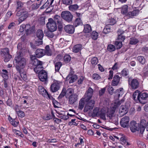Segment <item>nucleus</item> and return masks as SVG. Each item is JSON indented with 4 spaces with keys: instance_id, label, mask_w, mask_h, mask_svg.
Returning a JSON list of instances; mask_svg holds the SVG:
<instances>
[{
    "instance_id": "nucleus-1",
    "label": "nucleus",
    "mask_w": 148,
    "mask_h": 148,
    "mask_svg": "<svg viewBox=\"0 0 148 148\" xmlns=\"http://www.w3.org/2000/svg\"><path fill=\"white\" fill-rule=\"evenodd\" d=\"M93 92V90L90 87L85 93L84 98V99L86 102L84 109L85 112L92 110L94 106L95 101L94 100H90L92 97Z\"/></svg>"
},
{
    "instance_id": "nucleus-2",
    "label": "nucleus",
    "mask_w": 148,
    "mask_h": 148,
    "mask_svg": "<svg viewBox=\"0 0 148 148\" xmlns=\"http://www.w3.org/2000/svg\"><path fill=\"white\" fill-rule=\"evenodd\" d=\"M16 63V69L17 71H22L25 67L27 60L23 57L21 52L19 51L15 57Z\"/></svg>"
},
{
    "instance_id": "nucleus-3",
    "label": "nucleus",
    "mask_w": 148,
    "mask_h": 148,
    "mask_svg": "<svg viewBox=\"0 0 148 148\" xmlns=\"http://www.w3.org/2000/svg\"><path fill=\"white\" fill-rule=\"evenodd\" d=\"M78 95L74 93V89L71 88L67 89L66 98L68 99V104L72 105L77 101Z\"/></svg>"
},
{
    "instance_id": "nucleus-4",
    "label": "nucleus",
    "mask_w": 148,
    "mask_h": 148,
    "mask_svg": "<svg viewBox=\"0 0 148 148\" xmlns=\"http://www.w3.org/2000/svg\"><path fill=\"white\" fill-rule=\"evenodd\" d=\"M16 15L19 17L18 22L19 23H21L28 17L29 14L27 11H24L23 9L18 11Z\"/></svg>"
},
{
    "instance_id": "nucleus-5",
    "label": "nucleus",
    "mask_w": 148,
    "mask_h": 148,
    "mask_svg": "<svg viewBox=\"0 0 148 148\" xmlns=\"http://www.w3.org/2000/svg\"><path fill=\"white\" fill-rule=\"evenodd\" d=\"M61 16L64 20L68 23H70L72 21L73 16L71 13L69 11L62 12Z\"/></svg>"
},
{
    "instance_id": "nucleus-6",
    "label": "nucleus",
    "mask_w": 148,
    "mask_h": 148,
    "mask_svg": "<svg viewBox=\"0 0 148 148\" xmlns=\"http://www.w3.org/2000/svg\"><path fill=\"white\" fill-rule=\"evenodd\" d=\"M1 55L4 59L5 62H8L12 58V56L9 53V50L8 48H5L1 50Z\"/></svg>"
},
{
    "instance_id": "nucleus-7",
    "label": "nucleus",
    "mask_w": 148,
    "mask_h": 148,
    "mask_svg": "<svg viewBox=\"0 0 148 148\" xmlns=\"http://www.w3.org/2000/svg\"><path fill=\"white\" fill-rule=\"evenodd\" d=\"M63 19L62 16L57 15H55L53 17V20L54 22L57 24L58 28L60 30L63 27Z\"/></svg>"
},
{
    "instance_id": "nucleus-8",
    "label": "nucleus",
    "mask_w": 148,
    "mask_h": 148,
    "mask_svg": "<svg viewBox=\"0 0 148 148\" xmlns=\"http://www.w3.org/2000/svg\"><path fill=\"white\" fill-rule=\"evenodd\" d=\"M48 22L47 24V27L48 29L51 31H55L57 29V24L53 20V18L48 19Z\"/></svg>"
},
{
    "instance_id": "nucleus-9",
    "label": "nucleus",
    "mask_w": 148,
    "mask_h": 148,
    "mask_svg": "<svg viewBox=\"0 0 148 148\" xmlns=\"http://www.w3.org/2000/svg\"><path fill=\"white\" fill-rule=\"evenodd\" d=\"M129 120V118L127 116H125L122 118L120 122L121 126L124 128H128Z\"/></svg>"
},
{
    "instance_id": "nucleus-10",
    "label": "nucleus",
    "mask_w": 148,
    "mask_h": 148,
    "mask_svg": "<svg viewBox=\"0 0 148 148\" xmlns=\"http://www.w3.org/2000/svg\"><path fill=\"white\" fill-rule=\"evenodd\" d=\"M139 101L141 103L145 104L148 99V94L146 92H140Z\"/></svg>"
},
{
    "instance_id": "nucleus-11",
    "label": "nucleus",
    "mask_w": 148,
    "mask_h": 148,
    "mask_svg": "<svg viewBox=\"0 0 148 148\" xmlns=\"http://www.w3.org/2000/svg\"><path fill=\"white\" fill-rule=\"evenodd\" d=\"M139 129V125L136 121H133L130 123V130L133 132L138 131Z\"/></svg>"
},
{
    "instance_id": "nucleus-12",
    "label": "nucleus",
    "mask_w": 148,
    "mask_h": 148,
    "mask_svg": "<svg viewBox=\"0 0 148 148\" xmlns=\"http://www.w3.org/2000/svg\"><path fill=\"white\" fill-rule=\"evenodd\" d=\"M38 77L41 81H46L47 79V73L45 70H43L40 73H39Z\"/></svg>"
},
{
    "instance_id": "nucleus-13",
    "label": "nucleus",
    "mask_w": 148,
    "mask_h": 148,
    "mask_svg": "<svg viewBox=\"0 0 148 148\" xmlns=\"http://www.w3.org/2000/svg\"><path fill=\"white\" fill-rule=\"evenodd\" d=\"M60 88V84L57 81L54 82L50 86L51 91L52 92H55L58 91Z\"/></svg>"
},
{
    "instance_id": "nucleus-14",
    "label": "nucleus",
    "mask_w": 148,
    "mask_h": 148,
    "mask_svg": "<svg viewBox=\"0 0 148 148\" xmlns=\"http://www.w3.org/2000/svg\"><path fill=\"white\" fill-rule=\"evenodd\" d=\"M64 29L66 33L72 34L75 31L74 26L71 25H68L64 27Z\"/></svg>"
},
{
    "instance_id": "nucleus-15",
    "label": "nucleus",
    "mask_w": 148,
    "mask_h": 148,
    "mask_svg": "<svg viewBox=\"0 0 148 148\" xmlns=\"http://www.w3.org/2000/svg\"><path fill=\"white\" fill-rule=\"evenodd\" d=\"M26 33L27 35L34 33L35 31V26H33L31 27L29 24L26 25L25 28Z\"/></svg>"
},
{
    "instance_id": "nucleus-16",
    "label": "nucleus",
    "mask_w": 148,
    "mask_h": 148,
    "mask_svg": "<svg viewBox=\"0 0 148 148\" xmlns=\"http://www.w3.org/2000/svg\"><path fill=\"white\" fill-rule=\"evenodd\" d=\"M118 37L117 40L121 41H123L125 39V36L123 34L125 33V31L119 29L117 31Z\"/></svg>"
},
{
    "instance_id": "nucleus-17",
    "label": "nucleus",
    "mask_w": 148,
    "mask_h": 148,
    "mask_svg": "<svg viewBox=\"0 0 148 148\" xmlns=\"http://www.w3.org/2000/svg\"><path fill=\"white\" fill-rule=\"evenodd\" d=\"M128 109L126 106L124 105H122L120 108L119 113L121 116H123L125 114L128 112Z\"/></svg>"
},
{
    "instance_id": "nucleus-18",
    "label": "nucleus",
    "mask_w": 148,
    "mask_h": 148,
    "mask_svg": "<svg viewBox=\"0 0 148 148\" xmlns=\"http://www.w3.org/2000/svg\"><path fill=\"white\" fill-rule=\"evenodd\" d=\"M131 88L132 89H136L139 86V82L136 79H133L131 82Z\"/></svg>"
},
{
    "instance_id": "nucleus-19",
    "label": "nucleus",
    "mask_w": 148,
    "mask_h": 148,
    "mask_svg": "<svg viewBox=\"0 0 148 148\" xmlns=\"http://www.w3.org/2000/svg\"><path fill=\"white\" fill-rule=\"evenodd\" d=\"M44 53V49H38L35 52L36 57L38 58L42 57L45 55Z\"/></svg>"
},
{
    "instance_id": "nucleus-20",
    "label": "nucleus",
    "mask_w": 148,
    "mask_h": 148,
    "mask_svg": "<svg viewBox=\"0 0 148 148\" xmlns=\"http://www.w3.org/2000/svg\"><path fill=\"white\" fill-rule=\"evenodd\" d=\"M120 77L118 75H116L113 77V79L112 82V85L113 86H117L119 83Z\"/></svg>"
},
{
    "instance_id": "nucleus-21",
    "label": "nucleus",
    "mask_w": 148,
    "mask_h": 148,
    "mask_svg": "<svg viewBox=\"0 0 148 148\" xmlns=\"http://www.w3.org/2000/svg\"><path fill=\"white\" fill-rule=\"evenodd\" d=\"M123 90V88H120L119 89H117L114 91V93L115 94V95L114 97L116 99H118L119 97L122 93V91Z\"/></svg>"
},
{
    "instance_id": "nucleus-22",
    "label": "nucleus",
    "mask_w": 148,
    "mask_h": 148,
    "mask_svg": "<svg viewBox=\"0 0 148 148\" xmlns=\"http://www.w3.org/2000/svg\"><path fill=\"white\" fill-rule=\"evenodd\" d=\"M82 46L81 44H78L75 45L73 48V51L74 52H78L82 49Z\"/></svg>"
},
{
    "instance_id": "nucleus-23",
    "label": "nucleus",
    "mask_w": 148,
    "mask_h": 148,
    "mask_svg": "<svg viewBox=\"0 0 148 148\" xmlns=\"http://www.w3.org/2000/svg\"><path fill=\"white\" fill-rule=\"evenodd\" d=\"M69 78L70 79L69 81V83H71L74 82L77 79V76L75 75H69L66 77V78L67 79H68Z\"/></svg>"
},
{
    "instance_id": "nucleus-24",
    "label": "nucleus",
    "mask_w": 148,
    "mask_h": 148,
    "mask_svg": "<svg viewBox=\"0 0 148 148\" xmlns=\"http://www.w3.org/2000/svg\"><path fill=\"white\" fill-rule=\"evenodd\" d=\"M128 7L127 5H125L121 8V13L123 15L126 16L128 15V13L127 12Z\"/></svg>"
},
{
    "instance_id": "nucleus-25",
    "label": "nucleus",
    "mask_w": 148,
    "mask_h": 148,
    "mask_svg": "<svg viewBox=\"0 0 148 148\" xmlns=\"http://www.w3.org/2000/svg\"><path fill=\"white\" fill-rule=\"evenodd\" d=\"M91 26L88 24H86L84 25V32L85 33H89L92 31Z\"/></svg>"
},
{
    "instance_id": "nucleus-26",
    "label": "nucleus",
    "mask_w": 148,
    "mask_h": 148,
    "mask_svg": "<svg viewBox=\"0 0 148 148\" xmlns=\"http://www.w3.org/2000/svg\"><path fill=\"white\" fill-rule=\"evenodd\" d=\"M140 91L138 90L135 91L132 95V98L135 101H137L139 100V95H140Z\"/></svg>"
},
{
    "instance_id": "nucleus-27",
    "label": "nucleus",
    "mask_w": 148,
    "mask_h": 148,
    "mask_svg": "<svg viewBox=\"0 0 148 148\" xmlns=\"http://www.w3.org/2000/svg\"><path fill=\"white\" fill-rule=\"evenodd\" d=\"M82 21L79 18H76L73 23L74 26L76 27L78 26L82 25Z\"/></svg>"
},
{
    "instance_id": "nucleus-28",
    "label": "nucleus",
    "mask_w": 148,
    "mask_h": 148,
    "mask_svg": "<svg viewBox=\"0 0 148 148\" xmlns=\"http://www.w3.org/2000/svg\"><path fill=\"white\" fill-rule=\"evenodd\" d=\"M38 89L40 94H42V95H44L46 94V93L47 95L49 96V94L48 92L44 88L41 86H39L38 87Z\"/></svg>"
},
{
    "instance_id": "nucleus-29",
    "label": "nucleus",
    "mask_w": 148,
    "mask_h": 148,
    "mask_svg": "<svg viewBox=\"0 0 148 148\" xmlns=\"http://www.w3.org/2000/svg\"><path fill=\"white\" fill-rule=\"evenodd\" d=\"M106 110L102 109L101 110L99 113V115H100V118L104 120H106Z\"/></svg>"
},
{
    "instance_id": "nucleus-30",
    "label": "nucleus",
    "mask_w": 148,
    "mask_h": 148,
    "mask_svg": "<svg viewBox=\"0 0 148 148\" xmlns=\"http://www.w3.org/2000/svg\"><path fill=\"white\" fill-rule=\"evenodd\" d=\"M36 36L39 40H42L44 36V34L42 30L39 29L37 30Z\"/></svg>"
},
{
    "instance_id": "nucleus-31",
    "label": "nucleus",
    "mask_w": 148,
    "mask_h": 148,
    "mask_svg": "<svg viewBox=\"0 0 148 148\" xmlns=\"http://www.w3.org/2000/svg\"><path fill=\"white\" fill-rule=\"evenodd\" d=\"M115 111L113 110H110L107 111L106 114L107 116L112 119L114 116Z\"/></svg>"
},
{
    "instance_id": "nucleus-32",
    "label": "nucleus",
    "mask_w": 148,
    "mask_h": 148,
    "mask_svg": "<svg viewBox=\"0 0 148 148\" xmlns=\"http://www.w3.org/2000/svg\"><path fill=\"white\" fill-rule=\"evenodd\" d=\"M45 55H46L48 56H51L52 55L51 51L50 50L49 45L46 46L45 47V49H44Z\"/></svg>"
},
{
    "instance_id": "nucleus-33",
    "label": "nucleus",
    "mask_w": 148,
    "mask_h": 148,
    "mask_svg": "<svg viewBox=\"0 0 148 148\" xmlns=\"http://www.w3.org/2000/svg\"><path fill=\"white\" fill-rule=\"evenodd\" d=\"M62 65V63L60 62H57L55 64V71L56 72L59 71L60 67Z\"/></svg>"
},
{
    "instance_id": "nucleus-34",
    "label": "nucleus",
    "mask_w": 148,
    "mask_h": 148,
    "mask_svg": "<svg viewBox=\"0 0 148 148\" xmlns=\"http://www.w3.org/2000/svg\"><path fill=\"white\" fill-rule=\"evenodd\" d=\"M53 32L54 31H50L48 29L47 31H44V33L48 37L52 38L54 36V34L53 33Z\"/></svg>"
},
{
    "instance_id": "nucleus-35",
    "label": "nucleus",
    "mask_w": 148,
    "mask_h": 148,
    "mask_svg": "<svg viewBox=\"0 0 148 148\" xmlns=\"http://www.w3.org/2000/svg\"><path fill=\"white\" fill-rule=\"evenodd\" d=\"M32 63L33 65L37 66L39 65L41 66V65H42L43 63L42 62L39 60H38L35 59L34 60L32 61Z\"/></svg>"
},
{
    "instance_id": "nucleus-36",
    "label": "nucleus",
    "mask_w": 148,
    "mask_h": 148,
    "mask_svg": "<svg viewBox=\"0 0 148 148\" xmlns=\"http://www.w3.org/2000/svg\"><path fill=\"white\" fill-rule=\"evenodd\" d=\"M98 36V33L95 31H93L91 33L90 37L93 40H97Z\"/></svg>"
},
{
    "instance_id": "nucleus-37",
    "label": "nucleus",
    "mask_w": 148,
    "mask_h": 148,
    "mask_svg": "<svg viewBox=\"0 0 148 148\" xmlns=\"http://www.w3.org/2000/svg\"><path fill=\"white\" fill-rule=\"evenodd\" d=\"M42 65H41V66L39 65L36 67L34 69V71L36 73H40L41 71L43 70L42 69L43 68Z\"/></svg>"
},
{
    "instance_id": "nucleus-38",
    "label": "nucleus",
    "mask_w": 148,
    "mask_h": 148,
    "mask_svg": "<svg viewBox=\"0 0 148 148\" xmlns=\"http://www.w3.org/2000/svg\"><path fill=\"white\" fill-rule=\"evenodd\" d=\"M67 93V89L66 90V89H63L61 92L59 96L58 97V98L59 99H61L62 98H63L65 96V97H66V96Z\"/></svg>"
},
{
    "instance_id": "nucleus-39",
    "label": "nucleus",
    "mask_w": 148,
    "mask_h": 148,
    "mask_svg": "<svg viewBox=\"0 0 148 148\" xmlns=\"http://www.w3.org/2000/svg\"><path fill=\"white\" fill-rule=\"evenodd\" d=\"M78 6L76 4L70 5L69 7V10L71 11H73L77 10L78 8Z\"/></svg>"
},
{
    "instance_id": "nucleus-40",
    "label": "nucleus",
    "mask_w": 148,
    "mask_h": 148,
    "mask_svg": "<svg viewBox=\"0 0 148 148\" xmlns=\"http://www.w3.org/2000/svg\"><path fill=\"white\" fill-rule=\"evenodd\" d=\"M84 98L83 97L82 99H80L79 101L78 108L81 110H82L84 107Z\"/></svg>"
},
{
    "instance_id": "nucleus-41",
    "label": "nucleus",
    "mask_w": 148,
    "mask_h": 148,
    "mask_svg": "<svg viewBox=\"0 0 148 148\" xmlns=\"http://www.w3.org/2000/svg\"><path fill=\"white\" fill-rule=\"evenodd\" d=\"M11 124L14 127H16L18 123V121H16L14 119H13L11 118H8Z\"/></svg>"
},
{
    "instance_id": "nucleus-42",
    "label": "nucleus",
    "mask_w": 148,
    "mask_h": 148,
    "mask_svg": "<svg viewBox=\"0 0 148 148\" xmlns=\"http://www.w3.org/2000/svg\"><path fill=\"white\" fill-rule=\"evenodd\" d=\"M137 59L140 63L144 64L145 63V58L142 56H139L137 57Z\"/></svg>"
},
{
    "instance_id": "nucleus-43",
    "label": "nucleus",
    "mask_w": 148,
    "mask_h": 148,
    "mask_svg": "<svg viewBox=\"0 0 148 148\" xmlns=\"http://www.w3.org/2000/svg\"><path fill=\"white\" fill-rule=\"evenodd\" d=\"M115 45L117 49H119L121 48L122 46V42L118 40L115 41Z\"/></svg>"
},
{
    "instance_id": "nucleus-44",
    "label": "nucleus",
    "mask_w": 148,
    "mask_h": 148,
    "mask_svg": "<svg viewBox=\"0 0 148 148\" xmlns=\"http://www.w3.org/2000/svg\"><path fill=\"white\" fill-rule=\"evenodd\" d=\"M120 140L122 141V144H126V145H130L129 143L127 142V140L125 137H121L120 138Z\"/></svg>"
},
{
    "instance_id": "nucleus-45",
    "label": "nucleus",
    "mask_w": 148,
    "mask_h": 148,
    "mask_svg": "<svg viewBox=\"0 0 148 148\" xmlns=\"http://www.w3.org/2000/svg\"><path fill=\"white\" fill-rule=\"evenodd\" d=\"M111 32V28L108 25H106L104 28L103 33L105 34H108Z\"/></svg>"
},
{
    "instance_id": "nucleus-46",
    "label": "nucleus",
    "mask_w": 148,
    "mask_h": 148,
    "mask_svg": "<svg viewBox=\"0 0 148 148\" xmlns=\"http://www.w3.org/2000/svg\"><path fill=\"white\" fill-rule=\"evenodd\" d=\"M107 49L110 52L114 51L115 50V46L112 45L110 44L108 45Z\"/></svg>"
},
{
    "instance_id": "nucleus-47",
    "label": "nucleus",
    "mask_w": 148,
    "mask_h": 148,
    "mask_svg": "<svg viewBox=\"0 0 148 148\" xmlns=\"http://www.w3.org/2000/svg\"><path fill=\"white\" fill-rule=\"evenodd\" d=\"M18 71L20 75L21 78L25 80L26 79L27 76L25 74V73L24 72V69H23L22 71Z\"/></svg>"
},
{
    "instance_id": "nucleus-48",
    "label": "nucleus",
    "mask_w": 148,
    "mask_h": 148,
    "mask_svg": "<svg viewBox=\"0 0 148 148\" xmlns=\"http://www.w3.org/2000/svg\"><path fill=\"white\" fill-rule=\"evenodd\" d=\"M99 109L97 107L95 108L93 110L92 113V115L94 116H96L99 115Z\"/></svg>"
},
{
    "instance_id": "nucleus-49",
    "label": "nucleus",
    "mask_w": 148,
    "mask_h": 148,
    "mask_svg": "<svg viewBox=\"0 0 148 148\" xmlns=\"http://www.w3.org/2000/svg\"><path fill=\"white\" fill-rule=\"evenodd\" d=\"M108 22L109 23L108 25H114L116 23V20L114 18H111L109 19L108 21Z\"/></svg>"
},
{
    "instance_id": "nucleus-50",
    "label": "nucleus",
    "mask_w": 148,
    "mask_h": 148,
    "mask_svg": "<svg viewBox=\"0 0 148 148\" xmlns=\"http://www.w3.org/2000/svg\"><path fill=\"white\" fill-rule=\"evenodd\" d=\"M64 60L66 63H68L71 60V57L69 55H66L64 56Z\"/></svg>"
},
{
    "instance_id": "nucleus-51",
    "label": "nucleus",
    "mask_w": 148,
    "mask_h": 148,
    "mask_svg": "<svg viewBox=\"0 0 148 148\" xmlns=\"http://www.w3.org/2000/svg\"><path fill=\"white\" fill-rule=\"evenodd\" d=\"M23 3L20 1H18L17 2L16 10L21 9L23 7Z\"/></svg>"
},
{
    "instance_id": "nucleus-52",
    "label": "nucleus",
    "mask_w": 148,
    "mask_h": 148,
    "mask_svg": "<svg viewBox=\"0 0 148 148\" xmlns=\"http://www.w3.org/2000/svg\"><path fill=\"white\" fill-rule=\"evenodd\" d=\"M129 70L126 69H124L121 71V74L123 76H126L128 75Z\"/></svg>"
},
{
    "instance_id": "nucleus-53",
    "label": "nucleus",
    "mask_w": 148,
    "mask_h": 148,
    "mask_svg": "<svg viewBox=\"0 0 148 148\" xmlns=\"http://www.w3.org/2000/svg\"><path fill=\"white\" fill-rule=\"evenodd\" d=\"M62 3L65 5H70L72 3V0H62Z\"/></svg>"
},
{
    "instance_id": "nucleus-54",
    "label": "nucleus",
    "mask_w": 148,
    "mask_h": 148,
    "mask_svg": "<svg viewBox=\"0 0 148 148\" xmlns=\"http://www.w3.org/2000/svg\"><path fill=\"white\" fill-rule=\"evenodd\" d=\"M138 42V40L135 38H131L130 39V44L135 45Z\"/></svg>"
},
{
    "instance_id": "nucleus-55",
    "label": "nucleus",
    "mask_w": 148,
    "mask_h": 148,
    "mask_svg": "<svg viewBox=\"0 0 148 148\" xmlns=\"http://www.w3.org/2000/svg\"><path fill=\"white\" fill-rule=\"evenodd\" d=\"M108 90L109 93L111 95H112L114 92V88L111 86H109L108 87Z\"/></svg>"
},
{
    "instance_id": "nucleus-56",
    "label": "nucleus",
    "mask_w": 148,
    "mask_h": 148,
    "mask_svg": "<svg viewBox=\"0 0 148 148\" xmlns=\"http://www.w3.org/2000/svg\"><path fill=\"white\" fill-rule=\"evenodd\" d=\"M18 116L21 118L25 116L24 113L22 111L19 110L17 111V110L16 111Z\"/></svg>"
},
{
    "instance_id": "nucleus-57",
    "label": "nucleus",
    "mask_w": 148,
    "mask_h": 148,
    "mask_svg": "<svg viewBox=\"0 0 148 148\" xmlns=\"http://www.w3.org/2000/svg\"><path fill=\"white\" fill-rule=\"evenodd\" d=\"M98 59L96 57L93 58L91 60V62L92 64L96 65L97 63Z\"/></svg>"
},
{
    "instance_id": "nucleus-58",
    "label": "nucleus",
    "mask_w": 148,
    "mask_h": 148,
    "mask_svg": "<svg viewBox=\"0 0 148 148\" xmlns=\"http://www.w3.org/2000/svg\"><path fill=\"white\" fill-rule=\"evenodd\" d=\"M92 78L95 80H98L100 79V76L96 73L92 75Z\"/></svg>"
},
{
    "instance_id": "nucleus-59",
    "label": "nucleus",
    "mask_w": 148,
    "mask_h": 148,
    "mask_svg": "<svg viewBox=\"0 0 148 148\" xmlns=\"http://www.w3.org/2000/svg\"><path fill=\"white\" fill-rule=\"evenodd\" d=\"M40 3V4L34 3L32 5V8L33 10H35L38 9L39 7Z\"/></svg>"
},
{
    "instance_id": "nucleus-60",
    "label": "nucleus",
    "mask_w": 148,
    "mask_h": 148,
    "mask_svg": "<svg viewBox=\"0 0 148 148\" xmlns=\"http://www.w3.org/2000/svg\"><path fill=\"white\" fill-rule=\"evenodd\" d=\"M52 102L53 105L54 107L56 108H58V107L57 106L59 104V103L54 99H53L52 100Z\"/></svg>"
},
{
    "instance_id": "nucleus-61",
    "label": "nucleus",
    "mask_w": 148,
    "mask_h": 148,
    "mask_svg": "<svg viewBox=\"0 0 148 148\" xmlns=\"http://www.w3.org/2000/svg\"><path fill=\"white\" fill-rule=\"evenodd\" d=\"M42 40H39V39H38L35 42V44L37 46H39L42 45Z\"/></svg>"
},
{
    "instance_id": "nucleus-62",
    "label": "nucleus",
    "mask_w": 148,
    "mask_h": 148,
    "mask_svg": "<svg viewBox=\"0 0 148 148\" xmlns=\"http://www.w3.org/2000/svg\"><path fill=\"white\" fill-rule=\"evenodd\" d=\"M106 89L105 88H103L101 89L99 91V95L100 96H102L105 93Z\"/></svg>"
},
{
    "instance_id": "nucleus-63",
    "label": "nucleus",
    "mask_w": 148,
    "mask_h": 148,
    "mask_svg": "<svg viewBox=\"0 0 148 148\" xmlns=\"http://www.w3.org/2000/svg\"><path fill=\"white\" fill-rule=\"evenodd\" d=\"M84 78L83 77L81 76L78 80V84H82L83 83V81L84 80Z\"/></svg>"
},
{
    "instance_id": "nucleus-64",
    "label": "nucleus",
    "mask_w": 148,
    "mask_h": 148,
    "mask_svg": "<svg viewBox=\"0 0 148 148\" xmlns=\"http://www.w3.org/2000/svg\"><path fill=\"white\" fill-rule=\"evenodd\" d=\"M139 11L137 10H134L131 12V15L132 16H134L138 14Z\"/></svg>"
}]
</instances>
